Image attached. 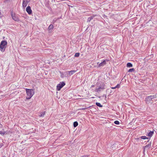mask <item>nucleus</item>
Masks as SVG:
<instances>
[{
  "label": "nucleus",
  "mask_w": 157,
  "mask_h": 157,
  "mask_svg": "<svg viewBox=\"0 0 157 157\" xmlns=\"http://www.w3.org/2000/svg\"><path fill=\"white\" fill-rule=\"evenodd\" d=\"M53 25L52 24H51L49 25V26L48 27V29L49 30H52L53 29Z\"/></svg>",
  "instance_id": "ddd939ff"
},
{
  "label": "nucleus",
  "mask_w": 157,
  "mask_h": 157,
  "mask_svg": "<svg viewBox=\"0 0 157 157\" xmlns=\"http://www.w3.org/2000/svg\"><path fill=\"white\" fill-rule=\"evenodd\" d=\"M127 66L128 67H132V64L130 63H128L127 64Z\"/></svg>",
  "instance_id": "4468645a"
},
{
  "label": "nucleus",
  "mask_w": 157,
  "mask_h": 157,
  "mask_svg": "<svg viewBox=\"0 0 157 157\" xmlns=\"http://www.w3.org/2000/svg\"><path fill=\"white\" fill-rule=\"evenodd\" d=\"M95 104H96V105L98 106L101 107H102V105H101L100 103L96 102L95 103Z\"/></svg>",
  "instance_id": "dca6fc26"
},
{
  "label": "nucleus",
  "mask_w": 157,
  "mask_h": 157,
  "mask_svg": "<svg viewBox=\"0 0 157 157\" xmlns=\"http://www.w3.org/2000/svg\"><path fill=\"white\" fill-rule=\"evenodd\" d=\"M111 88L112 89H115V87H111Z\"/></svg>",
  "instance_id": "7c9ffc66"
},
{
  "label": "nucleus",
  "mask_w": 157,
  "mask_h": 157,
  "mask_svg": "<svg viewBox=\"0 0 157 157\" xmlns=\"http://www.w3.org/2000/svg\"><path fill=\"white\" fill-rule=\"evenodd\" d=\"M80 55V53H76L75 54V55L74 56L75 57H78Z\"/></svg>",
  "instance_id": "a211bd4d"
},
{
  "label": "nucleus",
  "mask_w": 157,
  "mask_h": 157,
  "mask_svg": "<svg viewBox=\"0 0 157 157\" xmlns=\"http://www.w3.org/2000/svg\"><path fill=\"white\" fill-rule=\"evenodd\" d=\"M2 147V145H0V148Z\"/></svg>",
  "instance_id": "2f4dec72"
},
{
  "label": "nucleus",
  "mask_w": 157,
  "mask_h": 157,
  "mask_svg": "<svg viewBox=\"0 0 157 157\" xmlns=\"http://www.w3.org/2000/svg\"><path fill=\"white\" fill-rule=\"evenodd\" d=\"M14 16H15L14 14L12 12L11 13V16L12 17V18Z\"/></svg>",
  "instance_id": "b1692460"
},
{
  "label": "nucleus",
  "mask_w": 157,
  "mask_h": 157,
  "mask_svg": "<svg viewBox=\"0 0 157 157\" xmlns=\"http://www.w3.org/2000/svg\"><path fill=\"white\" fill-rule=\"evenodd\" d=\"M154 133V132L153 131H150L149 133H148V135L149 136L151 137L152 136L153 134Z\"/></svg>",
  "instance_id": "f8f14e48"
},
{
  "label": "nucleus",
  "mask_w": 157,
  "mask_h": 157,
  "mask_svg": "<svg viewBox=\"0 0 157 157\" xmlns=\"http://www.w3.org/2000/svg\"><path fill=\"white\" fill-rule=\"evenodd\" d=\"M26 10L29 14H32V10L30 6H27L26 8Z\"/></svg>",
  "instance_id": "423d86ee"
},
{
  "label": "nucleus",
  "mask_w": 157,
  "mask_h": 157,
  "mask_svg": "<svg viewBox=\"0 0 157 157\" xmlns=\"http://www.w3.org/2000/svg\"><path fill=\"white\" fill-rule=\"evenodd\" d=\"M78 124L77 121H75L73 123V126L74 127H76L78 125Z\"/></svg>",
  "instance_id": "2eb2a0df"
},
{
  "label": "nucleus",
  "mask_w": 157,
  "mask_h": 157,
  "mask_svg": "<svg viewBox=\"0 0 157 157\" xmlns=\"http://www.w3.org/2000/svg\"><path fill=\"white\" fill-rule=\"evenodd\" d=\"M0 134H1V133H2V132H1V131H0Z\"/></svg>",
  "instance_id": "473e14b6"
},
{
  "label": "nucleus",
  "mask_w": 157,
  "mask_h": 157,
  "mask_svg": "<svg viewBox=\"0 0 157 157\" xmlns=\"http://www.w3.org/2000/svg\"><path fill=\"white\" fill-rule=\"evenodd\" d=\"M7 44V42L5 40H2L1 41L0 44V50L2 52H4L5 51V48L6 47Z\"/></svg>",
  "instance_id": "f03ea898"
},
{
  "label": "nucleus",
  "mask_w": 157,
  "mask_h": 157,
  "mask_svg": "<svg viewBox=\"0 0 157 157\" xmlns=\"http://www.w3.org/2000/svg\"><path fill=\"white\" fill-rule=\"evenodd\" d=\"M65 85V83L63 82L58 84L57 86V90L58 91L60 90Z\"/></svg>",
  "instance_id": "20e7f679"
},
{
  "label": "nucleus",
  "mask_w": 157,
  "mask_h": 157,
  "mask_svg": "<svg viewBox=\"0 0 157 157\" xmlns=\"http://www.w3.org/2000/svg\"><path fill=\"white\" fill-rule=\"evenodd\" d=\"M28 3H27V2H25V1H24V0H23V3H22V6L23 7H26L27 4H28Z\"/></svg>",
  "instance_id": "1a4fd4ad"
},
{
  "label": "nucleus",
  "mask_w": 157,
  "mask_h": 157,
  "mask_svg": "<svg viewBox=\"0 0 157 157\" xmlns=\"http://www.w3.org/2000/svg\"><path fill=\"white\" fill-rule=\"evenodd\" d=\"M45 112H41L40 113V114L39 115V116L40 117H43L45 114Z\"/></svg>",
  "instance_id": "f3484780"
},
{
  "label": "nucleus",
  "mask_w": 157,
  "mask_h": 157,
  "mask_svg": "<svg viewBox=\"0 0 157 157\" xmlns=\"http://www.w3.org/2000/svg\"><path fill=\"white\" fill-rule=\"evenodd\" d=\"M76 71V70H71L69 71H68L69 74L70 76L72 75Z\"/></svg>",
  "instance_id": "6e6552de"
},
{
  "label": "nucleus",
  "mask_w": 157,
  "mask_h": 157,
  "mask_svg": "<svg viewBox=\"0 0 157 157\" xmlns=\"http://www.w3.org/2000/svg\"><path fill=\"white\" fill-rule=\"evenodd\" d=\"M151 143H150V144H149L148 145H147L146 146H145V147H148L149 146H151Z\"/></svg>",
  "instance_id": "393cba45"
},
{
  "label": "nucleus",
  "mask_w": 157,
  "mask_h": 157,
  "mask_svg": "<svg viewBox=\"0 0 157 157\" xmlns=\"http://www.w3.org/2000/svg\"><path fill=\"white\" fill-rule=\"evenodd\" d=\"M12 18L15 21H19V19L18 17L15 16H14Z\"/></svg>",
  "instance_id": "9b49d317"
},
{
  "label": "nucleus",
  "mask_w": 157,
  "mask_h": 157,
  "mask_svg": "<svg viewBox=\"0 0 157 157\" xmlns=\"http://www.w3.org/2000/svg\"><path fill=\"white\" fill-rule=\"evenodd\" d=\"M24 1H25V2H27V3H28L29 2L30 0H25Z\"/></svg>",
  "instance_id": "c85d7f7f"
},
{
  "label": "nucleus",
  "mask_w": 157,
  "mask_h": 157,
  "mask_svg": "<svg viewBox=\"0 0 157 157\" xmlns=\"http://www.w3.org/2000/svg\"><path fill=\"white\" fill-rule=\"evenodd\" d=\"M105 86V84L104 83L101 84L98 88L96 89V91L98 92L101 91V90H104L105 89L104 87Z\"/></svg>",
  "instance_id": "39448f33"
},
{
  "label": "nucleus",
  "mask_w": 157,
  "mask_h": 157,
  "mask_svg": "<svg viewBox=\"0 0 157 157\" xmlns=\"http://www.w3.org/2000/svg\"><path fill=\"white\" fill-rule=\"evenodd\" d=\"M89 156L88 155H84L82 156L81 157H88Z\"/></svg>",
  "instance_id": "a878e982"
},
{
  "label": "nucleus",
  "mask_w": 157,
  "mask_h": 157,
  "mask_svg": "<svg viewBox=\"0 0 157 157\" xmlns=\"http://www.w3.org/2000/svg\"><path fill=\"white\" fill-rule=\"evenodd\" d=\"M114 123L115 124H117V125H118L119 124V122L118 121H114Z\"/></svg>",
  "instance_id": "412c9836"
},
{
  "label": "nucleus",
  "mask_w": 157,
  "mask_h": 157,
  "mask_svg": "<svg viewBox=\"0 0 157 157\" xmlns=\"http://www.w3.org/2000/svg\"><path fill=\"white\" fill-rule=\"evenodd\" d=\"M134 71V69L133 68H131V69H129L128 70V72H132V71Z\"/></svg>",
  "instance_id": "6ab92c4d"
},
{
  "label": "nucleus",
  "mask_w": 157,
  "mask_h": 157,
  "mask_svg": "<svg viewBox=\"0 0 157 157\" xmlns=\"http://www.w3.org/2000/svg\"><path fill=\"white\" fill-rule=\"evenodd\" d=\"M27 96L26 98L27 99H30L34 94V92H33V90L30 89H26Z\"/></svg>",
  "instance_id": "f257e3e1"
},
{
  "label": "nucleus",
  "mask_w": 157,
  "mask_h": 157,
  "mask_svg": "<svg viewBox=\"0 0 157 157\" xmlns=\"http://www.w3.org/2000/svg\"><path fill=\"white\" fill-rule=\"evenodd\" d=\"M94 17V16H93L89 17L87 19V22H89L91 20L93 19Z\"/></svg>",
  "instance_id": "9d476101"
},
{
  "label": "nucleus",
  "mask_w": 157,
  "mask_h": 157,
  "mask_svg": "<svg viewBox=\"0 0 157 157\" xmlns=\"http://www.w3.org/2000/svg\"><path fill=\"white\" fill-rule=\"evenodd\" d=\"M156 98L157 97L156 95L148 96L145 98L146 102L147 104H148L150 103L152 99Z\"/></svg>",
  "instance_id": "7ed1b4c3"
},
{
  "label": "nucleus",
  "mask_w": 157,
  "mask_h": 157,
  "mask_svg": "<svg viewBox=\"0 0 157 157\" xmlns=\"http://www.w3.org/2000/svg\"><path fill=\"white\" fill-rule=\"evenodd\" d=\"M94 87V85H92L91 86V88H92V87Z\"/></svg>",
  "instance_id": "c756f323"
},
{
  "label": "nucleus",
  "mask_w": 157,
  "mask_h": 157,
  "mask_svg": "<svg viewBox=\"0 0 157 157\" xmlns=\"http://www.w3.org/2000/svg\"><path fill=\"white\" fill-rule=\"evenodd\" d=\"M106 64V61L105 60H104L101 63L99 64L98 65V67H102L104 66V65Z\"/></svg>",
  "instance_id": "0eeeda50"
},
{
  "label": "nucleus",
  "mask_w": 157,
  "mask_h": 157,
  "mask_svg": "<svg viewBox=\"0 0 157 157\" xmlns=\"http://www.w3.org/2000/svg\"><path fill=\"white\" fill-rule=\"evenodd\" d=\"M60 73L61 74V78H63V74L62 72H61V71H60Z\"/></svg>",
  "instance_id": "4be33fe9"
},
{
  "label": "nucleus",
  "mask_w": 157,
  "mask_h": 157,
  "mask_svg": "<svg viewBox=\"0 0 157 157\" xmlns=\"http://www.w3.org/2000/svg\"><path fill=\"white\" fill-rule=\"evenodd\" d=\"M115 87V89L116 88H119L120 87V84H117V85Z\"/></svg>",
  "instance_id": "5701e85b"
},
{
  "label": "nucleus",
  "mask_w": 157,
  "mask_h": 157,
  "mask_svg": "<svg viewBox=\"0 0 157 157\" xmlns=\"http://www.w3.org/2000/svg\"><path fill=\"white\" fill-rule=\"evenodd\" d=\"M141 138L142 139H144V140L146 139H147V140L148 139V138L145 136H142L141 137Z\"/></svg>",
  "instance_id": "aec40b11"
},
{
  "label": "nucleus",
  "mask_w": 157,
  "mask_h": 157,
  "mask_svg": "<svg viewBox=\"0 0 157 157\" xmlns=\"http://www.w3.org/2000/svg\"><path fill=\"white\" fill-rule=\"evenodd\" d=\"M87 108H83L82 109H82L83 110H85V109H87Z\"/></svg>",
  "instance_id": "bb28decb"
},
{
  "label": "nucleus",
  "mask_w": 157,
  "mask_h": 157,
  "mask_svg": "<svg viewBox=\"0 0 157 157\" xmlns=\"http://www.w3.org/2000/svg\"><path fill=\"white\" fill-rule=\"evenodd\" d=\"M10 0H5L4 1V2L5 3H6L8 1H9Z\"/></svg>",
  "instance_id": "cd10ccee"
}]
</instances>
